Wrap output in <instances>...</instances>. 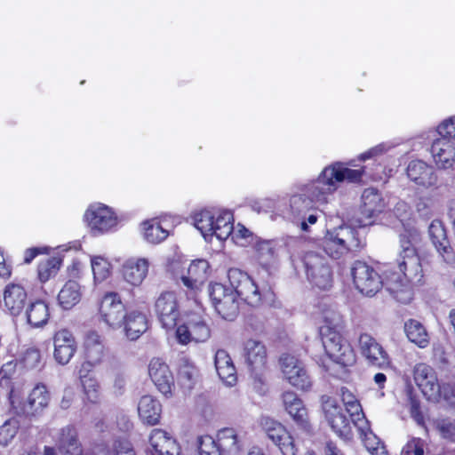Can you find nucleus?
I'll list each match as a JSON object with an SVG mask.
<instances>
[{
	"label": "nucleus",
	"mask_w": 455,
	"mask_h": 455,
	"mask_svg": "<svg viewBox=\"0 0 455 455\" xmlns=\"http://www.w3.org/2000/svg\"><path fill=\"white\" fill-rule=\"evenodd\" d=\"M416 228L404 229L399 235L401 251L396 259L395 271L387 278V289L393 298L401 303L407 304L412 299L411 283L419 282L423 276L420 259L414 247L419 238Z\"/></svg>",
	"instance_id": "nucleus-1"
},
{
	"label": "nucleus",
	"mask_w": 455,
	"mask_h": 455,
	"mask_svg": "<svg viewBox=\"0 0 455 455\" xmlns=\"http://www.w3.org/2000/svg\"><path fill=\"white\" fill-rule=\"evenodd\" d=\"M366 168L350 169L344 163L336 162L325 167L315 180L302 187L314 204H323L338 188V183H359L367 175Z\"/></svg>",
	"instance_id": "nucleus-2"
},
{
	"label": "nucleus",
	"mask_w": 455,
	"mask_h": 455,
	"mask_svg": "<svg viewBox=\"0 0 455 455\" xmlns=\"http://www.w3.org/2000/svg\"><path fill=\"white\" fill-rule=\"evenodd\" d=\"M291 263L299 275L301 271L310 283L322 290H327L332 285V269L327 259L321 253L314 251L292 254Z\"/></svg>",
	"instance_id": "nucleus-3"
},
{
	"label": "nucleus",
	"mask_w": 455,
	"mask_h": 455,
	"mask_svg": "<svg viewBox=\"0 0 455 455\" xmlns=\"http://www.w3.org/2000/svg\"><path fill=\"white\" fill-rule=\"evenodd\" d=\"M322 246L329 257L338 259L348 251L360 249L362 243L354 228L341 225L327 232Z\"/></svg>",
	"instance_id": "nucleus-4"
},
{
	"label": "nucleus",
	"mask_w": 455,
	"mask_h": 455,
	"mask_svg": "<svg viewBox=\"0 0 455 455\" xmlns=\"http://www.w3.org/2000/svg\"><path fill=\"white\" fill-rule=\"evenodd\" d=\"M394 273L393 269L385 271V279H382L379 274L369 264L364 261L356 260L351 268L355 288L363 294L372 297L381 287L387 289V281Z\"/></svg>",
	"instance_id": "nucleus-5"
},
{
	"label": "nucleus",
	"mask_w": 455,
	"mask_h": 455,
	"mask_svg": "<svg viewBox=\"0 0 455 455\" xmlns=\"http://www.w3.org/2000/svg\"><path fill=\"white\" fill-rule=\"evenodd\" d=\"M209 296L217 313L225 320L233 321L239 313V301L232 287L215 283L209 285Z\"/></svg>",
	"instance_id": "nucleus-6"
},
{
	"label": "nucleus",
	"mask_w": 455,
	"mask_h": 455,
	"mask_svg": "<svg viewBox=\"0 0 455 455\" xmlns=\"http://www.w3.org/2000/svg\"><path fill=\"white\" fill-rule=\"evenodd\" d=\"M228 278L236 299L243 300L251 307H257L262 300V294L251 276L239 268H230Z\"/></svg>",
	"instance_id": "nucleus-7"
},
{
	"label": "nucleus",
	"mask_w": 455,
	"mask_h": 455,
	"mask_svg": "<svg viewBox=\"0 0 455 455\" xmlns=\"http://www.w3.org/2000/svg\"><path fill=\"white\" fill-rule=\"evenodd\" d=\"M228 278L236 299L243 300L251 307H257L262 300V294L251 276L239 268H230Z\"/></svg>",
	"instance_id": "nucleus-8"
},
{
	"label": "nucleus",
	"mask_w": 455,
	"mask_h": 455,
	"mask_svg": "<svg viewBox=\"0 0 455 455\" xmlns=\"http://www.w3.org/2000/svg\"><path fill=\"white\" fill-rule=\"evenodd\" d=\"M321 403L324 419L332 431L339 437L348 439L351 435L350 421L337 400L323 395L321 396Z\"/></svg>",
	"instance_id": "nucleus-9"
},
{
	"label": "nucleus",
	"mask_w": 455,
	"mask_h": 455,
	"mask_svg": "<svg viewBox=\"0 0 455 455\" xmlns=\"http://www.w3.org/2000/svg\"><path fill=\"white\" fill-rule=\"evenodd\" d=\"M211 337V328L206 319L199 315H191L186 323L178 326L176 338L179 343L187 345L189 342H205Z\"/></svg>",
	"instance_id": "nucleus-10"
},
{
	"label": "nucleus",
	"mask_w": 455,
	"mask_h": 455,
	"mask_svg": "<svg viewBox=\"0 0 455 455\" xmlns=\"http://www.w3.org/2000/svg\"><path fill=\"white\" fill-rule=\"evenodd\" d=\"M321 337L327 355L334 363L344 367L354 363V351L349 343L343 339L341 333L334 331L322 334Z\"/></svg>",
	"instance_id": "nucleus-11"
},
{
	"label": "nucleus",
	"mask_w": 455,
	"mask_h": 455,
	"mask_svg": "<svg viewBox=\"0 0 455 455\" xmlns=\"http://www.w3.org/2000/svg\"><path fill=\"white\" fill-rule=\"evenodd\" d=\"M282 372L285 379L297 389L307 391L312 387V379L303 363L295 356L283 355L280 358Z\"/></svg>",
	"instance_id": "nucleus-12"
},
{
	"label": "nucleus",
	"mask_w": 455,
	"mask_h": 455,
	"mask_svg": "<svg viewBox=\"0 0 455 455\" xmlns=\"http://www.w3.org/2000/svg\"><path fill=\"white\" fill-rule=\"evenodd\" d=\"M99 313L108 326L117 329L123 326L126 317L124 305L116 292H107L100 299Z\"/></svg>",
	"instance_id": "nucleus-13"
},
{
	"label": "nucleus",
	"mask_w": 455,
	"mask_h": 455,
	"mask_svg": "<svg viewBox=\"0 0 455 455\" xmlns=\"http://www.w3.org/2000/svg\"><path fill=\"white\" fill-rule=\"evenodd\" d=\"M427 234L432 245L442 260L447 265L453 266L455 264V251L451 244L443 221L437 219L432 220L428 226Z\"/></svg>",
	"instance_id": "nucleus-14"
},
{
	"label": "nucleus",
	"mask_w": 455,
	"mask_h": 455,
	"mask_svg": "<svg viewBox=\"0 0 455 455\" xmlns=\"http://www.w3.org/2000/svg\"><path fill=\"white\" fill-rule=\"evenodd\" d=\"M84 220L94 235L108 232L117 223L111 209L102 204L91 205L84 213Z\"/></svg>",
	"instance_id": "nucleus-15"
},
{
	"label": "nucleus",
	"mask_w": 455,
	"mask_h": 455,
	"mask_svg": "<svg viewBox=\"0 0 455 455\" xmlns=\"http://www.w3.org/2000/svg\"><path fill=\"white\" fill-rule=\"evenodd\" d=\"M155 311L164 328H174L180 315L176 294L172 291L162 292L156 300Z\"/></svg>",
	"instance_id": "nucleus-16"
},
{
	"label": "nucleus",
	"mask_w": 455,
	"mask_h": 455,
	"mask_svg": "<svg viewBox=\"0 0 455 455\" xmlns=\"http://www.w3.org/2000/svg\"><path fill=\"white\" fill-rule=\"evenodd\" d=\"M50 401V395L44 385H36L30 392L28 400L24 403L15 404L12 401V408L17 415H23L26 417H35L43 412L48 406Z\"/></svg>",
	"instance_id": "nucleus-17"
},
{
	"label": "nucleus",
	"mask_w": 455,
	"mask_h": 455,
	"mask_svg": "<svg viewBox=\"0 0 455 455\" xmlns=\"http://www.w3.org/2000/svg\"><path fill=\"white\" fill-rule=\"evenodd\" d=\"M261 425L267 437L278 446L283 455H296L298 449L294 440L281 423L270 418H263Z\"/></svg>",
	"instance_id": "nucleus-18"
},
{
	"label": "nucleus",
	"mask_w": 455,
	"mask_h": 455,
	"mask_svg": "<svg viewBox=\"0 0 455 455\" xmlns=\"http://www.w3.org/2000/svg\"><path fill=\"white\" fill-rule=\"evenodd\" d=\"M359 346L361 354L369 365L380 369L389 367L390 359L387 353L374 338L366 333L362 334L359 337Z\"/></svg>",
	"instance_id": "nucleus-19"
},
{
	"label": "nucleus",
	"mask_w": 455,
	"mask_h": 455,
	"mask_svg": "<svg viewBox=\"0 0 455 455\" xmlns=\"http://www.w3.org/2000/svg\"><path fill=\"white\" fill-rule=\"evenodd\" d=\"M180 446L176 439L165 430L155 428L151 431L147 455H179Z\"/></svg>",
	"instance_id": "nucleus-20"
},
{
	"label": "nucleus",
	"mask_w": 455,
	"mask_h": 455,
	"mask_svg": "<svg viewBox=\"0 0 455 455\" xmlns=\"http://www.w3.org/2000/svg\"><path fill=\"white\" fill-rule=\"evenodd\" d=\"M85 362L82 364V371L90 372L92 367L100 364L106 355L105 347L100 335L96 331H91L87 334L84 340Z\"/></svg>",
	"instance_id": "nucleus-21"
},
{
	"label": "nucleus",
	"mask_w": 455,
	"mask_h": 455,
	"mask_svg": "<svg viewBox=\"0 0 455 455\" xmlns=\"http://www.w3.org/2000/svg\"><path fill=\"white\" fill-rule=\"evenodd\" d=\"M408 178L424 188H439L441 184L434 168L421 160L411 161L406 169Z\"/></svg>",
	"instance_id": "nucleus-22"
},
{
	"label": "nucleus",
	"mask_w": 455,
	"mask_h": 455,
	"mask_svg": "<svg viewBox=\"0 0 455 455\" xmlns=\"http://www.w3.org/2000/svg\"><path fill=\"white\" fill-rule=\"evenodd\" d=\"M148 374L159 392L165 396L172 395L174 378L169 366L159 358H154L148 365Z\"/></svg>",
	"instance_id": "nucleus-23"
},
{
	"label": "nucleus",
	"mask_w": 455,
	"mask_h": 455,
	"mask_svg": "<svg viewBox=\"0 0 455 455\" xmlns=\"http://www.w3.org/2000/svg\"><path fill=\"white\" fill-rule=\"evenodd\" d=\"M289 208L285 211L280 209V205L278 206V211L285 217H293L301 220L300 227L304 231L307 230V225L305 221V215L307 212L314 208L315 204L312 199L308 196V195L301 188L299 191L294 195H292L290 198Z\"/></svg>",
	"instance_id": "nucleus-24"
},
{
	"label": "nucleus",
	"mask_w": 455,
	"mask_h": 455,
	"mask_svg": "<svg viewBox=\"0 0 455 455\" xmlns=\"http://www.w3.org/2000/svg\"><path fill=\"white\" fill-rule=\"evenodd\" d=\"M3 297L6 312L13 317L20 315L28 304L25 288L18 283H8L4 290Z\"/></svg>",
	"instance_id": "nucleus-25"
},
{
	"label": "nucleus",
	"mask_w": 455,
	"mask_h": 455,
	"mask_svg": "<svg viewBox=\"0 0 455 455\" xmlns=\"http://www.w3.org/2000/svg\"><path fill=\"white\" fill-rule=\"evenodd\" d=\"M53 344L55 361L61 365L68 364L76 351V343L72 333L66 329L57 331Z\"/></svg>",
	"instance_id": "nucleus-26"
},
{
	"label": "nucleus",
	"mask_w": 455,
	"mask_h": 455,
	"mask_svg": "<svg viewBox=\"0 0 455 455\" xmlns=\"http://www.w3.org/2000/svg\"><path fill=\"white\" fill-rule=\"evenodd\" d=\"M340 396L344 405L346 406L347 412L350 415L351 420L361 432V435L367 437V435H371L369 427L368 421L364 419V414L362 406L354 395L347 388H340Z\"/></svg>",
	"instance_id": "nucleus-27"
},
{
	"label": "nucleus",
	"mask_w": 455,
	"mask_h": 455,
	"mask_svg": "<svg viewBox=\"0 0 455 455\" xmlns=\"http://www.w3.org/2000/svg\"><path fill=\"white\" fill-rule=\"evenodd\" d=\"M243 356L251 371H262L267 363L265 345L256 339H248L243 344Z\"/></svg>",
	"instance_id": "nucleus-28"
},
{
	"label": "nucleus",
	"mask_w": 455,
	"mask_h": 455,
	"mask_svg": "<svg viewBox=\"0 0 455 455\" xmlns=\"http://www.w3.org/2000/svg\"><path fill=\"white\" fill-rule=\"evenodd\" d=\"M431 155L438 168H451L455 162V146L446 138L435 139L430 148Z\"/></svg>",
	"instance_id": "nucleus-29"
},
{
	"label": "nucleus",
	"mask_w": 455,
	"mask_h": 455,
	"mask_svg": "<svg viewBox=\"0 0 455 455\" xmlns=\"http://www.w3.org/2000/svg\"><path fill=\"white\" fill-rule=\"evenodd\" d=\"M214 440L222 455H241L243 451V442L233 427L219 430Z\"/></svg>",
	"instance_id": "nucleus-30"
},
{
	"label": "nucleus",
	"mask_w": 455,
	"mask_h": 455,
	"mask_svg": "<svg viewBox=\"0 0 455 455\" xmlns=\"http://www.w3.org/2000/svg\"><path fill=\"white\" fill-rule=\"evenodd\" d=\"M283 402L286 411L295 423L303 430L309 431L307 412L301 399L294 392L287 391L283 394Z\"/></svg>",
	"instance_id": "nucleus-31"
},
{
	"label": "nucleus",
	"mask_w": 455,
	"mask_h": 455,
	"mask_svg": "<svg viewBox=\"0 0 455 455\" xmlns=\"http://www.w3.org/2000/svg\"><path fill=\"white\" fill-rule=\"evenodd\" d=\"M414 379L425 395H435L440 391L435 371L426 363H419L415 366Z\"/></svg>",
	"instance_id": "nucleus-32"
},
{
	"label": "nucleus",
	"mask_w": 455,
	"mask_h": 455,
	"mask_svg": "<svg viewBox=\"0 0 455 455\" xmlns=\"http://www.w3.org/2000/svg\"><path fill=\"white\" fill-rule=\"evenodd\" d=\"M105 371L111 379L112 389L116 395H122L124 392L127 379L124 364L114 355L106 359Z\"/></svg>",
	"instance_id": "nucleus-33"
},
{
	"label": "nucleus",
	"mask_w": 455,
	"mask_h": 455,
	"mask_svg": "<svg viewBox=\"0 0 455 455\" xmlns=\"http://www.w3.org/2000/svg\"><path fill=\"white\" fill-rule=\"evenodd\" d=\"M23 312L27 323L33 328L43 327L50 318L49 306L42 299L29 302Z\"/></svg>",
	"instance_id": "nucleus-34"
},
{
	"label": "nucleus",
	"mask_w": 455,
	"mask_h": 455,
	"mask_svg": "<svg viewBox=\"0 0 455 455\" xmlns=\"http://www.w3.org/2000/svg\"><path fill=\"white\" fill-rule=\"evenodd\" d=\"M215 368L219 377L228 386H234L236 382V371L233 361L228 352L219 349L214 358Z\"/></svg>",
	"instance_id": "nucleus-35"
},
{
	"label": "nucleus",
	"mask_w": 455,
	"mask_h": 455,
	"mask_svg": "<svg viewBox=\"0 0 455 455\" xmlns=\"http://www.w3.org/2000/svg\"><path fill=\"white\" fill-rule=\"evenodd\" d=\"M209 264L204 259L194 260L188 268V275L181 276L183 284L190 290L198 289L207 278Z\"/></svg>",
	"instance_id": "nucleus-36"
},
{
	"label": "nucleus",
	"mask_w": 455,
	"mask_h": 455,
	"mask_svg": "<svg viewBox=\"0 0 455 455\" xmlns=\"http://www.w3.org/2000/svg\"><path fill=\"white\" fill-rule=\"evenodd\" d=\"M148 270V262L146 259H130L123 267L124 278L132 285H139L146 277Z\"/></svg>",
	"instance_id": "nucleus-37"
},
{
	"label": "nucleus",
	"mask_w": 455,
	"mask_h": 455,
	"mask_svg": "<svg viewBox=\"0 0 455 455\" xmlns=\"http://www.w3.org/2000/svg\"><path fill=\"white\" fill-rule=\"evenodd\" d=\"M162 406L156 399L151 395H143L138 404V412L141 420L148 425H156L159 422Z\"/></svg>",
	"instance_id": "nucleus-38"
},
{
	"label": "nucleus",
	"mask_w": 455,
	"mask_h": 455,
	"mask_svg": "<svg viewBox=\"0 0 455 455\" xmlns=\"http://www.w3.org/2000/svg\"><path fill=\"white\" fill-rule=\"evenodd\" d=\"M362 214L367 219L372 218L385 208V202L380 193L373 188L364 189L362 195Z\"/></svg>",
	"instance_id": "nucleus-39"
},
{
	"label": "nucleus",
	"mask_w": 455,
	"mask_h": 455,
	"mask_svg": "<svg viewBox=\"0 0 455 455\" xmlns=\"http://www.w3.org/2000/svg\"><path fill=\"white\" fill-rule=\"evenodd\" d=\"M124 323L125 335L131 340H136L148 329L146 315L138 311L126 314Z\"/></svg>",
	"instance_id": "nucleus-40"
},
{
	"label": "nucleus",
	"mask_w": 455,
	"mask_h": 455,
	"mask_svg": "<svg viewBox=\"0 0 455 455\" xmlns=\"http://www.w3.org/2000/svg\"><path fill=\"white\" fill-rule=\"evenodd\" d=\"M213 235L219 240H227L234 231V218L230 211L215 212Z\"/></svg>",
	"instance_id": "nucleus-41"
},
{
	"label": "nucleus",
	"mask_w": 455,
	"mask_h": 455,
	"mask_svg": "<svg viewBox=\"0 0 455 455\" xmlns=\"http://www.w3.org/2000/svg\"><path fill=\"white\" fill-rule=\"evenodd\" d=\"M81 287L76 281H68L58 294V300L63 309H70L81 299Z\"/></svg>",
	"instance_id": "nucleus-42"
},
{
	"label": "nucleus",
	"mask_w": 455,
	"mask_h": 455,
	"mask_svg": "<svg viewBox=\"0 0 455 455\" xmlns=\"http://www.w3.org/2000/svg\"><path fill=\"white\" fill-rule=\"evenodd\" d=\"M141 231L143 238L149 243L156 244L164 241L169 232L162 227L157 219H151L142 222Z\"/></svg>",
	"instance_id": "nucleus-43"
},
{
	"label": "nucleus",
	"mask_w": 455,
	"mask_h": 455,
	"mask_svg": "<svg viewBox=\"0 0 455 455\" xmlns=\"http://www.w3.org/2000/svg\"><path fill=\"white\" fill-rule=\"evenodd\" d=\"M404 331L409 340L421 348L429 344V335L421 323L415 319L408 320L404 324Z\"/></svg>",
	"instance_id": "nucleus-44"
},
{
	"label": "nucleus",
	"mask_w": 455,
	"mask_h": 455,
	"mask_svg": "<svg viewBox=\"0 0 455 455\" xmlns=\"http://www.w3.org/2000/svg\"><path fill=\"white\" fill-rule=\"evenodd\" d=\"M215 219V212L204 209L193 214L192 220L194 226L201 232L205 240L213 236V220Z\"/></svg>",
	"instance_id": "nucleus-45"
},
{
	"label": "nucleus",
	"mask_w": 455,
	"mask_h": 455,
	"mask_svg": "<svg viewBox=\"0 0 455 455\" xmlns=\"http://www.w3.org/2000/svg\"><path fill=\"white\" fill-rule=\"evenodd\" d=\"M343 329V317L339 312L335 310H326L323 312V324L320 328L321 335L334 331L341 333Z\"/></svg>",
	"instance_id": "nucleus-46"
},
{
	"label": "nucleus",
	"mask_w": 455,
	"mask_h": 455,
	"mask_svg": "<svg viewBox=\"0 0 455 455\" xmlns=\"http://www.w3.org/2000/svg\"><path fill=\"white\" fill-rule=\"evenodd\" d=\"M93 455H135L128 441H116L112 448L100 445L93 451Z\"/></svg>",
	"instance_id": "nucleus-47"
},
{
	"label": "nucleus",
	"mask_w": 455,
	"mask_h": 455,
	"mask_svg": "<svg viewBox=\"0 0 455 455\" xmlns=\"http://www.w3.org/2000/svg\"><path fill=\"white\" fill-rule=\"evenodd\" d=\"M87 373L80 370L79 378L87 399L91 403H97L100 399V384L95 378L88 377Z\"/></svg>",
	"instance_id": "nucleus-48"
},
{
	"label": "nucleus",
	"mask_w": 455,
	"mask_h": 455,
	"mask_svg": "<svg viewBox=\"0 0 455 455\" xmlns=\"http://www.w3.org/2000/svg\"><path fill=\"white\" fill-rule=\"evenodd\" d=\"M61 259L57 257H52L44 261L39 263L37 267L38 277L42 283H45L51 277L57 275L60 265Z\"/></svg>",
	"instance_id": "nucleus-49"
},
{
	"label": "nucleus",
	"mask_w": 455,
	"mask_h": 455,
	"mask_svg": "<svg viewBox=\"0 0 455 455\" xmlns=\"http://www.w3.org/2000/svg\"><path fill=\"white\" fill-rule=\"evenodd\" d=\"M258 259L263 264L271 263L277 256L278 243L273 240L262 241L257 243Z\"/></svg>",
	"instance_id": "nucleus-50"
},
{
	"label": "nucleus",
	"mask_w": 455,
	"mask_h": 455,
	"mask_svg": "<svg viewBox=\"0 0 455 455\" xmlns=\"http://www.w3.org/2000/svg\"><path fill=\"white\" fill-rule=\"evenodd\" d=\"M437 207L436 199L433 196H420L415 204L419 216L423 219H430L435 213Z\"/></svg>",
	"instance_id": "nucleus-51"
},
{
	"label": "nucleus",
	"mask_w": 455,
	"mask_h": 455,
	"mask_svg": "<svg viewBox=\"0 0 455 455\" xmlns=\"http://www.w3.org/2000/svg\"><path fill=\"white\" fill-rule=\"evenodd\" d=\"M92 269L95 282H102L110 274V263L104 258L96 256L92 259Z\"/></svg>",
	"instance_id": "nucleus-52"
},
{
	"label": "nucleus",
	"mask_w": 455,
	"mask_h": 455,
	"mask_svg": "<svg viewBox=\"0 0 455 455\" xmlns=\"http://www.w3.org/2000/svg\"><path fill=\"white\" fill-rule=\"evenodd\" d=\"M22 363L30 370H41L44 364L39 349L36 347H29L24 352Z\"/></svg>",
	"instance_id": "nucleus-53"
},
{
	"label": "nucleus",
	"mask_w": 455,
	"mask_h": 455,
	"mask_svg": "<svg viewBox=\"0 0 455 455\" xmlns=\"http://www.w3.org/2000/svg\"><path fill=\"white\" fill-rule=\"evenodd\" d=\"M196 376L197 370L194 365L188 362H185L180 365L179 370V379L184 387L191 389L196 382Z\"/></svg>",
	"instance_id": "nucleus-54"
},
{
	"label": "nucleus",
	"mask_w": 455,
	"mask_h": 455,
	"mask_svg": "<svg viewBox=\"0 0 455 455\" xmlns=\"http://www.w3.org/2000/svg\"><path fill=\"white\" fill-rule=\"evenodd\" d=\"M197 450L199 455H222L215 440L211 435H202L197 437Z\"/></svg>",
	"instance_id": "nucleus-55"
},
{
	"label": "nucleus",
	"mask_w": 455,
	"mask_h": 455,
	"mask_svg": "<svg viewBox=\"0 0 455 455\" xmlns=\"http://www.w3.org/2000/svg\"><path fill=\"white\" fill-rule=\"evenodd\" d=\"M19 429V422L15 419L5 421L0 427V443L7 445L16 435Z\"/></svg>",
	"instance_id": "nucleus-56"
},
{
	"label": "nucleus",
	"mask_w": 455,
	"mask_h": 455,
	"mask_svg": "<svg viewBox=\"0 0 455 455\" xmlns=\"http://www.w3.org/2000/svg\"><path fill=\"white\" fill-rule=\"evenodd\" d=\"M440 138H446L451 140L455 139V116L444 120L437 127Z\"/></svg>",
	"instance_id": "nucleus-57"
},
{
	"label": "nucleus",
	"mask_w": 455,
	"mask_h": 455,
	"mask_svg": "<svg viewBox=\"0 0 455 455\" xmlns=\"http://www.w3.org/2000/svg\"><path fill=\"white\" fill-rule=\"evenodd\" d=\"M425 443L420 438H412L407 443L403 448V451L407 454L424 455Z\"/></svg>",
	"instance_id": "nucleus-58"
},
{
	"label": "nucleus",
	"mask_w": 455,
	"mask_h": 455,
	"mask_svg": "<svg viewBox=\"0 0 455 455\" xmlns=\"http://www.w3.org/2000/svg\"><path fill=\"white\" fill-rule=\"evenodd\" d=\"M443 437L455 442V423L443 421L439 427Z\"/></svg>",
	"instance_id": "nucleus-59"
},
{
	"label": "nucleus",
	"mask_w": 455,
	"mask_h": 455,
	"mask_svg": "<svg viewBox=\"0 0 455 455\" xmlns=\"http://www.w3.org/2000/svg\"><path fill=\"white\" fill-rule=\"evenodd\" d=\"M254 372V380L253 387L259 394H264L266 392V387L264 386V380L260 376L261 371H253Z\"/></svg>",
	"instance_id": "nucleus-60"
},
{
	"label": "nucleus",
	"mask_w": 455,
	"mask_h": 455,
	"mask_svg": "<svg viewBox=\"0 0 455 455\" xmlns=\"http://www.w3.org/2000/svg\"><path fill=\"white\" fill-rule=\"evenodd\" d=\"M42 252V249L38 247L28 248L25 251L24 262L29 264L38 254Z\"/></svg>",
	"instance_id": "nucleus-61"
},
{
	"label": "nucleus",
	"mask_w": 455,
	"mask_h": 455,
	"mask_svg": "<svg viewBox=\"0 0 455 455\" xmlns=\"http://www.w3.org/2000/svg\"><path fill=\"white\" fill-rule=\"evenodd\" d=\"M411 414L418 422L422 419L419 403L415 399L411 400Z\"/></svg>",
	"instance_id": "nucleus-62"
},
{
	"label": "nucleus",
	"mask_w": 455,
	"mask_h": 455,
	"mask_svg": "<svg viewBox=\"0 0 455 455\" xmlns=\"http://www.w3.org/2000/svg\"><path fill=\"white\" fill-rule=\"evenodd\" d=\"M325 455H344L342 451L332 442H328L324 449Z\"/></svg>",
	"instance_id": "nucleus-63"
},
{
	"label": "nucleus",
	"mask_w": 455,
	"mask_h": 455,
	"mask_svg": "<svg viewBox=\"0 0 455 455\" xmlns=\"http://www.w3.org/2000/svg\"><path fill=\"white\" fill-rule=\"evenodd\" d=\"M448 219L455 233V201H451L448 205Z\"/></svg>",
	"instance_id": "nucleus-64"
}]
</instances>
